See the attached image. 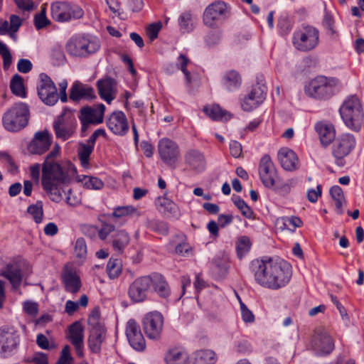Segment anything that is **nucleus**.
I'll list each match as a JSON object with an SVG mask.
<instances>
[{"instance_id": "nucleus-30", "label": "nucleus", "mask_w": 364, "mask_h": 364, "mask_svg": "<svg viewBox=\"0 0 364 364\" xmlns=\"http://www.w3.org/2000/svg\"><path fill=\"white\" fill-rule=\"evenodd\" d=\"M155 205L156 209L166 217L178 219L181 215L178 205L173 201L167 198H157Z\"/></svg>"}, {"instance_id": "nucleus-16", "label": "nucleus", "mask_w": 364, "mask_h": 364, "mask_svg": "<svg viewBox=\"0 0 364 364\" xmlns=\"http://www.w3.org/2000/svg\"><path fill=\"white\" fill-rule=\"evenodd\" d=\"M149 275L135 279L129 285L128 295L132 301L141 303L147 299L150 288Z\"/></svg>"}, {"instance_id": "nucleus-11", "label": "nucleus", "mask_w": 364, "mask_h": 364, "mask_svg": "<svg viewBox=\"0 0 364 364\" xmlns=\"http://www.w3.org/2000/svg\"><path fill=\"white\" fill-rule=\"evenodd\" d=\"M355 146V137L350 134H343L336 140L332 147V154L338 166H344L343 159L351 152Z\"/></svg>"}, {"instance_id": "nucleus-55", "label": "nucleus", "mask_w": 364, "mask_h": 364, "mask_svg": "<svg viewBox=\"0 0 364 364\" xmlns=\"http://www.w3.org/2000/svg\"><path fill=\"white\" fill-rule=\"evenodd\" d=\"M75 254L77 257L83 258L87 255V245L84 238L77 239L75 245Z\"/></svg>"}, {"instance_id": "nucleus-47", "label": "nucleus", "mask_w": 364, "mask_h": 364, "mask_svg": "<svg viewBox=\"0 0 364 364\" xmlns=\"http://www.w3.org/2000/svg\"><path fill=\"white\" fill-rule=\"evenodd\" d=\"M79 181L88 189L100 190L104 186L102 181L94 176H82Z\"/></svg>"}, {"instance_id": "nucleus-21", "label": "nucleus", "mask_w": 364, "mask_h": 364, "mask_svg": "<svg viewBox=\"0 0 364 364\" xmlns=\"http://www.w3.org/2000/svg\"><path fill=\"white\" fill-rule=\"evenodd\" d=\"M266 92L267 89L264 85H254L242 103V109L250 112L257 107L265 99Z\"/></svg>"}, {"instance_id": "nucleus-54", "label": "nucleus", "mask_w": 364, "mask_h": 364, "mask_svg": "<svg viewBox=\"0 0 364 364\" xmlns=\"http://www.w3.org/2000/svg\"><path fill=\"white\" fill-rule=\"evenodd\" d=\"M297 180L296 178H289L285 182L277 186L276 189L282 195H287L290 193L291 188L296 186Z\"/></svg>"}, {"instance_id": "nucleus-18", "label": "nucleus", "mask_w": 364, "mask_h": 364, "mask_svg": "<svg viewBox=\"0 0 364 364\" xmlns=\"http://www.w3.org/2000/svg\"><path fill=\"white\" fill-rule=\"evenodd\" d=\"M125 333L130 346L137 351H143L146 348V341L141 328L134 319H129L126 325Z\"/></svg>"}, {"instance_id": "nucleus-32", "label": "nucleus", "mask_w": 364, "mask_h": 364, "mask_svg": "<svg viewBox=\"0 0 364 364\" xmlns=\"http://www.w3.org/2000/svg\"><path fill=\"white\" fill-rule=\"evenodd\" d=\"M186 164L193 171L200 172L205 168L206 161L202 152L197 149H191L184 156Z\"/></svg>"}, {"instance_id": "nucleus-7", "label": "nucleus", "mask_w": 364, "mask_h": 364, "mask_svg": "<svg viewBox=\"0 0 364 364\" xmlns=\"http://www.w3.org/2000/svg\"><path fill=\"white\" fill-rule=\"evenodd\" d=\"M100 45L97 40L85 36L72 37L66 43L68 54L75 57H87L100 49Z\"/></svg>"}, {"instance_id": "nucleus-52", "label": "nucleus", "mask_w": 364, "mask_h": 364, "mask_svg": "<svg viewBox=\"0 0 364 364\" xmlns=\"http://www.w3.org/2000/svg\"><path fill=\"white\" fill-rule=\"evenodd\" d=\"M189 61V59L183 54H180L177 61V67L183 72L185 75L186 82L188 84L191 82V73L186 68Z\"/></svg>"}, {"instance_id": "nucleus-26", "label": "nucleus", "mask_w": 364, "mask_h": 364, "mask_svg": "<svg viewBox=\"0 0 364 364\" xmlns=\"http://www.w3.org/2000/svg\"><path fill=\"white\" fill-rule=\"evenodd\" d=\"M97 87L100 97L108 104H110L115 99L117 92V83L114 79L110 77L100 79L97 82Z\"/></svg>"}, {"instance_id": "nucleus-10", "label": "nucleus", "mask_w": 364, "mask_h": 364, "mask_svg": "<svg viewBox=\"0 0 364 364\" xmlns=\"http://www.w3.org/2000/svg\"><path fill=\"white\" fill-rule=\"evenodd\" d=\"M20 335L11 328H0V357L7 358L17 350Z\"/></svg>"}, {"instance_id": "nucleus-5", "label": "nucleus", "mask_w": 364, "mask_h": 364, "mask_svg": "<svg viewBox=\"0 0 364 364\" xmlns=\"http://www.w3.org/2000/svg\"><path fill=\"white\" fill-rule=\"evenodd\" d=\"M29 107L24 102H17L9 108L2 116V124L5 129L17 132L28 123Z\"/></svg>"}, {"instance_id": "nucleus-48", "label": "nucleus", "mask_w": 364, "mask_h": 364, "mask_svg": "<svg viewBox=\"0 0 364 364\" xmlns=\"http://www.w3.org/2000/svg\"><path fill=\"white\" fill-rule=\"evenodd\" d=\"M27 212L33 216L36 223H41L43 216V202L38 200L35 204L29 205Z\"/></svg>"}, {"instance_id": "nucleus-60", "label": "nucleus", "mask_w": 364, "mask_h": 364, "mask_svg": "<svg viewBox=\"0 0 364 364\" xmlns=\"http://www.w3.org/2000/svg\"><path fill=\"white\" fill-rule=\"evenodd\" d=\"M161 28L160 22L151 24L146 30V33L151 41H154L158 36L159 32Z\"/></svg>"}, {"instance_id": "nucleus-64", "label": "nucleus", "mask_w": 364, "mask_h": 364, "mask_svg": "<svg viewBox=\"0 0 364 364\" xmlns=\"http://www.w3.org/2000/svg\"><path fill=\"white\" fill-rule=\"evenodd\" d=\"M100 314L97 310L92 311V314L88 318V324L91 326V328H95L100 326H104L100 323Z\"/></svg>"}, {"instance_id": "nucleus-31", "label": "nucleus", "mask_w": 364, "mask_h": 364, "mask_svg": "<svg viewBox=\"0 0 364 364\" xmlns=\"http://www.w3.org/2000/svg\"><path fill=\"white\" fill-rule=\"evenodd\" d=\"M106 338V329L105 326H98L91 328L88 338V347L92 353L99 354L101 352V346Z\"/></svg>"}, {"instance_id": "nucleus-59", "label": "nucleus", "mask_w": 364, "mask_h": 364, "mask_svg": "<svg viewBox=\"0 0 364 364\" xmlns=\"http://www.w3.org/2000/svg\"><path fill=\"white\" fill-rule=\"evenodd\" d=\"M151 228L154 230H155L162 235H166L168 232V228L167 224L163 221H159V220L152 221L151 223Z\"/></svg>"}, {"instance_id": "nucleus-43", "label": "nucleus", "mask_w": 364, "mask_h": 364, "mask_svg": "<svg viewBox=\"0 0 364 364\" xmlns=\"http://www.w3.org/2000/svg\"><path fill=\"white\" fill-rule=\"evenodd\" d=\"M277 223L281 225L280 228L288 229L294 231L296 228L301 225L302 221L298 217H282L277 220Z\"/></svg>"}, {"instance_id": "nucleus-12", "label": "nucleus", "mask_w": 364, "mask_h": 364, "mask_svg": "<svg viewBox=\"0 0 364 364\" xmlns=\"http://www.w3.org/2000/svg\"><path fill=\"white\" fill-rule=\"evenodd\" d=\"M37 90L38 95L44 104L52 106L58 102L57 87L48 75L45 73L40 75V82Z\"/></svg>"}, {"instance_id": "nucleus-4", "label": "nucleus", "mask_w": 364, "mask_h": 364, "mask_svg": "<svg viewBox=\"0 0 364 364\" xmlns=\"http://www.w3.org/2000/svg\"><path fill=\"white\" fill-rule=\"evenodd\" d=\"M345 124L355 132L360 131L363 122L364 113L360 100L355 95L348 97L339 109Z\"/></svg>"}, {"instance_id": "nucleus-17", "label": "nucleus", "mask_w": 364, "mask_h": 364, "mask_svg": "<svg viewBox=\"0 0 364 364\" xmlns=\"http://www.w3.org/2000/svg\"><path fill=\"white\" fill-rule=\"evenodd\" d=\"M105 107L100 104L95 107H85L80 110L79 117L82 124V132H85L90 124H98L102 122Z\"/></svg>"}, {"instance_id": "nucleus-51", "label": "nucleus", "mask_w": 364, "mask_h": 364, "mask_svg": "<svg viewBox=\"0 0 364 364\" xmlns=\"http://www.w3.org/2000/svg\"><path fill=\"white\" fill-rule=\"evenodd\" d=\"M234 204L240 210V212L243 216H245V218H247L248 219L253 218L254 212L250 208V206L247 205V204L245 202V200L241 199L240 197H237L234 200Z\"/></svg>"}, {"instance_id": "nucleus-13", "label": "nucleus", "mask_w": 364, "mask_h": 364, "mask_svg": "<svg viewBox=\"0 0 364 364\" xmlns=\"http://www.w3.org/2000/svg\"><path fill=\"white\" fill-rule=\"evenodd\" d=\"M228 13V5L223 1H216L205 8L203 12V23L208 27H214L218 21L227 17Z\"/></svg>"}, {"instance_id": "nucleus-28", "label": "nucleus", "mask_w": 364, "mask_h": 364, "mask_svg": "<svg viewBox=\"0 0 364 364\" xmlns=\"http://www.w3.org/2000/svg\"><path fill=\"white\" fill-rule=\"evenodd\" d=\"M278 160L282 167L288 171H294L299 168V159L296 154L288 147H282L278 151Z\"/></svg>"}, {"instance_id": "nucleus-25", "label": "nucleus", "mask_w": 364, "mask_h": 364, "mask_svg": "<svg viewBox=\"0 0 364 364\" xmlns=\"http://www.w3.org/2000/svg\"><path fill=\"white\" fill-rule=\"evenodd\" d=\"M109 129L114 134L123 136L129 130L127 119L122 111H114L107 121Z\"/></svg>"}, {"instance_id": "nucleus-36", "label": "nucleus", "mask_w": 364, "mask_h": 364, "mask_svg": "<svg viewBox=\"0 0 364 364\" xmlns=\"http://www.w3.org/2000/svg\"><path fill=\"white\" fill-rule=\"evenodd\" d=\"M129 241V235L124 230H118L112 236V247L115 252L119 254L123 253Z\"/></svg>"}, {"instance_id": "nucleus-19", "label": "nucleus", "mask_w": 364, "mask_h": 364, "mask_svg": "<svg viewBox=\"0 0 364 364\" xmlns=\"http://www.w3.org/2000/svg\"><path fill=\"white\" fill-rule=\"evenodd\" d=\"M158 149L161 160L169 166L175 164L179 156V148L176 142L168 138L159 141Z\"/></svg>"}, {"instance_id": "nucleus-39", "label": "nucleus", "mask_w": 364, "mask_h": 364, "mask_svg": "<svg viewBox=\"0 0 364 364\" xmlns=\"http://www.w3.org/2000/svg\"><path fill=\"white\" fill-rule=\"evenodd\" d=\"M203 112L213 120H228L230 118V115L217 105L204 107Z\"/></svg>"}, {"instance_id": "nucleus-37", "label": "nucleus", "mask_w": 364, "mask_h": 364, "mask_svg": "<svg viewBox=\"0 0 364 364\" xmlns=\"http://www.w3.org/2000/svg\"><path fill=\"white\" fill-rule=\"evenodd\" d=\"M241 84V77L236 70H229L226 72L223 77V85L224 87L230 92L238 89Z\"/></svg>"}, {"instance_id": "nucleus-22", "label": "nucleus", "mask_w": 364, "mask_h": 364, "mask_svg": "<svg viewBox=\"0 0 364 364\" xmlns=\"http://www.w3.org/2000/svg\"><path fill=\"white\" fill-rule=\"evenodd\" d=\"M150 288L161 299L168 301L171 294L170 285L164 275L154 272L149 274Z\"/></svg>"}, {"instance_id": "nucleus-9", "label": "nucleus", "mask_w": 364, "mask_h": 364, "mask_svg": "<svg viewBox=\"0 0 364 364\" xmlns=\"http://www.w3.org/2000/svg\"><path fill=\"white\" fill-rule=\"evenodd\" d=\"M53 129L56 138L65 141L75 132L77 120L74 112L69 108H64L62 113L55 119Z\"/></svg>"}, {"instance_id": "nucleus-49", "label": "nucleus", "mask_w": 364, "mask_h": 364, "mask_svg": "<svg viewBox=\"0 0 364 364\" xmlns=\"http://www.w3.org/2000/svg\"><path fill=\"white\" fill-rule=\"evenodd\" d=\"M50 23V21L46 17L45 8H42L40 13L36 14L34 16V25L37 30L44 28Z\"/></svg>"}, {"instance_id": "nucleus-42", "label": "nucleus", "mask_w": 364, "mask_h": 364, "mask_svg": "<svg viewBox=\"0 0 364 364\" xmlns=\"http://www.w3.org/2000/svg\"><path fill=\"white\" fill-rule=\"evenodd\" d=\"M178 25L182 33H190L194 28V21L189 11L183 12L178 18Z\"/></svg>"}, {"instance_id": "nucleus-1", "label": "nucleus", "mask_w": 364, "mask_h": 364, "mask_svg": "<svg viewBox=\"0 0 364 364\" xmlns=\"http://www.w3.org/2000/svg\"><path fill=\"white\" fill-rule=\"evenodd\" d=\"M250 269L257 284L273 290L285 287L291 277V265L282 259L272 257L254 259Z\"/></svg>"}, {"instance_id": "nucleus-2", "label": "nucleus", "mask_w": 364, "mask_h": 364, "mask_svg": "<svg viewBox=\"0 0 364 364\" xmlns=\"http://www.w3.org/2000/svg\"><path fill=\"white\" fill-rule=\"evenodd\" d=\"M60 152V146L56 144L53 149L46 156L42 168L41 184L50 200L58 203L62 199L59 188L61 184L69 181L68 169L60 164L55 162Z\"/></svg>"}, {"instance_id": "nucleus-35", "label": "nucleus", "mask_w": 364, "mask_h": 364, "mask_svg": "<svg viewBox=\"0 0 364 364\" xmlns=\"http://www.w3.org/2000/svg\"><path fill=\"white\" fill-rule=\"evenodd\" d=\"M0 275L7 279L14 289L19 288L22 281L21 270L19 268L9 264L1 271Z\"/></svg>"}, {"instance_id": "nucleus-63", "label": "nucleus", "mask_w": 364, "mask_h": 364, "mask_svg": "<svg viewBox=\"0 0 364 364\" xmlns=\"http://www.w3.org/2000/svg\"><path fill=\"white\" fill-rule=\"evenodd\" d=\"M114 229L115 227L113 225L108 223L103 224L102 228L98 232L99 237L102 240H105L111 232L114 231Z\"/></svg>"}, {"instance_id": "nucleus-58", "label": "nucleus", "mask_w": 364, "mask_h": 364, "mask_svg": "<svg viewBox=\"0 0 364 364\" xmlns=\"http://www.w3.org/2000/svg\"><path fill=\"white\" fill-rule=\"evenodd\" d=\"M322 188L321 185H317L316 189H309L307 191V199L311 203H316L318 198L321 196Z\"/></svg>"}, {"instance_id": "nucleus-62", "label": "nucleus", "mask_w": 364, "mask_h": 364, "mask_svg": "<svg viewBox=\"0 0 364 364\" xmlns=\"http://www.w3.org/2000/svg\"><path fill=\"white\" fill-rule=\"evenodd\" d=\"M32 63L28 59L21 58L17 64V69L20 73H28L32 69Z\"/></svg>"}, {"instance_id": "nucleus-29", "label": "nucleus", "mask_w": 364, "mask_h": 364, "mask_svg": "<svg viewBox=\"0 0 364 364\" xmlns=\"http://www.w3.org/2000/svg\"><path fill=\"white\" fill-rule=\"evenodd\" d=\"M69 97L74 102H78L81 100H91L96 96L92 87L75 82L70 88Z\"/></svg>"}, {"instance_id": "nucleus-14", "label": "nucleus", "mask_w": 364, "mask_h": 364, "mask_svg": "<svg viewBox=\"0 0 364 364\" xmlns=\"http://www.w3.org/2000/svg\"><path fill=\"white\" fill-rule=\"evenodd\" d=\"M258 171L259 178L266 188H271L275 186L278 179L277 171L269 155H264L261 158Z\"/></svg>"}, {"instance_id": "nucleus-45", "label": "nucleus", "mask_w": 364, "mask_h": 364, "mask_svg": "<svg viewBox=\"0 0 364 364\" xmlns=\"http://www.w3.org/2000/svg\"><path fill=\"white\" fill-rule=\"evenodd\" d=\"M107 272L110 279L117 278L122 273V262L118 259L110 258L107 264Z\"/></svg>"}, {"instance_id": "nucleus-34", "label": "nucleus", "mask_w": 364, "mask_h": 364, "mask_svg": "<svg viewBox=\"0 0 364 364\" xmlns=\"http://www.w3.org/2000/svg\"><path fill=\"white\" fill-rule=\"evenodd\" d=\"M188 354L181 347L171 348L167 352L165 360L166 364H188Z\"/></svg>"}, {"instance_id": "nucleus-53", "label": "nucleus", "mask_w": 364, "mask_h": 364, "mask_svg": "<svg viewBox=\"0 0 364 364\" xmlns=\"http://www.w3.org/2000/svg\"><path fill=\"white\" fill-rule=\"evenodd\" d=\"M220 38L221 36L219 31H211L206 34L204 41L208 48H213L220 43Z\"/></svg>"}, {"instance_id": "nucleus-3", "label": "nucleus", "mask_w": 364, "mask_h": 364, "mask_svg": "<svg viewBox=\"0 0 364 364\" xmlns=\"http://www.w3.org/2000/svg\"><path fill=\"white\" fill-rule=\"evenodd\" d=\"M338 90V80L325 76H318L312 79L304 87L306 95L319 100L330 99Z\"/></svg>"}, {"instance_id": "nucleus-50", "label": "nucleus", "mask_w": 364, "mask_h": 364, "mask_svg": "<svg viewBox=\"0 0 364 364\" xmlns=\"http://www.w3.org/2000/svg\"><path fill=\"white\" fill-rule=\"evenodd\" d=\"M137 210L132 205L117 206L114 208L112 216L116 218L135 214Z\"/></svg>"}, {"instance_id": "nucleus-23", "label": "nucleus", "mask_w": 364, "mask_h": 364, "mask_svg": "<svg viewBox=\"0 0 364 364\" xmlns=\"http://www.w3.org/2000/svg\"><path fill=\"white\" fill-rule=\"evenodd\" d=\"M311 347L316 355H328L334 349V343L326 333H315L311 339Z\"/></svg>"}, {"instance_id": "nucleus-40", "label": "nucleus", "mask_w": 364, "mask_h": 364, "mask_svg": "<svg viewBox=\"0 0 364 364\" xmlns=\"http://www.w3.org/2000/svg\"><path fill=\"white\" fill-rule=\"evenodd\" d=\"M10 89L12 93L18 97L25 98L26 91L23 85V79L18 74H15L10 82Z\"/></svg>"}, {"instance_id": "nucleus-44", "label": "nucleus", "mask_w": 364, "mask_h": 364, "mask_svg": "<svg viewBox=\"0 0 364 364\" xmlns=\"http://www.w3.org/2000/svg\"><path fill=\"white\" fill-rule=\"evenodd\" d=\"M251 246L252 242L247 236H242L239 237L236 245L237 255L238 258L242 259L245 255L250 252Z\"/></svg>"}, {"instance_id": "nucleus-38", "label": "nucleus", "mask_w": 364, "mask_h": 364, "mask_svg": "<svg viewBox=\"0 0 364 364\" xmlns=\"http://www.w3.org/2000/svg\"><path fill=\"white\" fill-rule=\"evenodd\" d=\"M330 195L335 203L336 212L338 215L343 213V205L346 199L342 188L339 186H333L330 189Z\"/></svg>"}, {"instance_id": "nucleus-56", "label": "nucleus", "mask_w": 364, "mask_h": 364, "mask_svg": "<svg viewBox=\"0 0 364 364\" xmlns=\"http://www.w3.org/2000/svg\"><path fill=\"white\" fill-rule=\"evenodd\" d=\"M73 362V358L70 354V347L68 345H65L62 349L58 364H72Z\"/></svg>"}, {"instance_id": "nucleus-33", "label": "nucleus", "mask_w": 364, "mask_h": 364, "mask_svg": "<svg viewBox=\"0 0 364 364\" xmlns=\"http://www.w3.org/2000/svg\"><path fill=\"white\" fill-rule=\"evenodd\" d=\"M315 129L319 136L321 143L325 146L329 145L335 139V129L331 124L318 122L315 126Z\"/></svg>"}, {"instance_id": "nucleus-27", "label": "nucleus", "mask_w": 364, "mask_h": 364, "mask_svg": "<svg viewBox=\"0 0 364 364\" xmlns=\"http://www.w3.org/2000/svg\"><path fill=\"white\" fill-rule=\"evenodd\" d=\"M62 281L66 291L76 294L81 287L82 282L76 271L69 265H65L62 274Z\"/></svg>"}, {"instance_id": "nucleus-61", "label": "nucleus", "mask_w": 364, "mask_h": 364, "mask_svg": "<svg viewBox=\"0 0 364 364\" xmlns=\"http://www.w3.org/2000/svg\"><path fill=\"white\" fill-rule=\"evenodd\" d=\"M23 310L27 314L35 316L37 315L38 311V304L36 302L26 301L23 303Z\"/></svg>"}, {"instance_id": "nucleus-46", "label": "nucleus", "mask_w": 364, "mask_h": 364, "mask_svg": "<svg viewBox=\"0 0 364 364\" xmlns=\"http://www.w3.org/2000/svg\"><path fill=\"white\" fill-rule=\"evenodd\" d=\"M93 149L92 144H82L80 145L78 149V157L83 168L88 167L90 156Z\"/></svg>"}, {"instance_id": "nucleus-41", "label": "nucleus", "mask_w": 364, "mask_h": 364, "mask_svg": "<svg viewBox=\"0 0 364 364\" xmlns=\"http://www.w3.org/2000/svg\"><path fill=\"white\" fill-rule=\"evenodd\" d=\"M217 357L211 350H201L197 352L195 358V364H215Z\"/></svg>"}, {"instance_id": "nucleus-20", "label": "nucleus", "mask_w": 364, "mask_h": 364, "mask_svg": "<svg viewBox=\"0 0 364 364\" xmlns=\"http://www.w3.org/2000/svg\"><path fill=\"white\" fill-rule=\"evenodd\" d=\"M52 143V136L47 130L38 132L28 146L31 154L41 155L47 151Z\"/></svg>"}, {"instance_id": "nucleus-15", "label": "nucleus", "mask_w": 364, "mask_h": 364, "mask_svg": "<svg viewBox=\"0 0 364 364\" xmlns=\"http://www.w3.org/2000/svg\"><path fill=\"white\" fill-rule=\"evenodd\" d=\"M164 326V316L159 311H151L143 318L144 333L150 339H159Z\"/></svg>"}, {"instance_id": "nucleus-57", "label": "nucleus", "mask_w": 364, "mask_h": 364, "mask_svg": "<svg viewBox=\"0 0 364 364\" xmlns=\"http://www.w3.org/2000/svg\"><path fill=\"white\" fill-rule=\"evenodd\" d=\"M240 303L242 320L245 323L253 322L255 321V316L252 314V312L250 309H248L246 305L241 301H240Z\"/></svg>"}, {"instance_id": "nucleus-24", "label": "nucleus", "mask_w": 364, "mask_h": 364, "mask_svg": "<svg viewBox=\"0 0 364 364\" xmlns=\"http://www.w3.org/2000/svg\"><path fill=\"white\" fill-rule=\"evenodd\" d=\"M67 338L74 346L77 356L82 358L84 333L83 327L80 321H75L69 326Z\"/></svg>"}, {"instance_id": "nucleus-8", "label": "nucleus", "mask_w": 364, "mask_h": 364, "mask_svg": "<svg viewBox=\"0 0 364 364\" xmlns=\"http://www.w3.org/2000/svg\"><path fill=\"white\" fill-rule=\"evenodd\" d=\"M51 17L60 23L81 18L84 15L82 9L69 1H55L51 4Z\"/></svg>"}, {"instance_id": "nucleus-6", "label": "nucleus", "mask_w": 364, "mask_h": 364, "mask_svg": "<svg viewBox=\"0 0 364 364\" xmlns=\"http://www.w3.org/2000/svg\"><path fill=\"white\" fill-rule=\"evenodd\" d=\"M292 43L294 48L299 51L312 50L319 43V31L312 26H302L294 31Z\"/></svg>"}]
</instances>
